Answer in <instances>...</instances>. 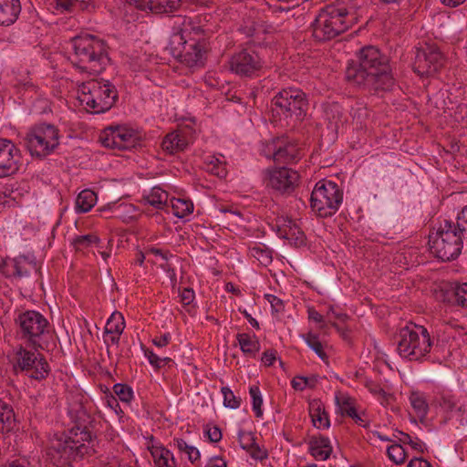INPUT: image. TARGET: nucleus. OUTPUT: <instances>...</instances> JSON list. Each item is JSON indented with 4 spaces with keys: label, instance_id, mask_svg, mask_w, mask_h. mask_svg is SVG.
Segmentation results:
<instances>
[{
    "label": "nucleus",
    "instance_id": "1",
    "mask_svg": "<svg viewBox=\"0 0 467 467\" xmlns=\"http://www.w3.org/2000/svg\"><path fill=\"white\" fill-rule=\"evenodd\" d=\"M216 26L211 14L183 16L175 22L166 49L189 67H202L211 50Z\"/></svg>",
    "mask_w": 467,
    "mask_h": 467
},
{
    "label": "nucleus",
    "instance_id": "2",
    "mask_svg": "<svg viewBox=\"0 0 467 467\" xmlns=\"http://www.w3.org/2000/svg\"><path fill=\"white\" fill-rule=\"evenodd\" d=\"M346 78L348 82L374 90H386L394 84L388 57L373 46L361 48L358 61L348 63Z\"/></svg>",
    "mask_w": 467,
    "mask_h": 467
},
{
    "label": "nucleus",
    "instance_id": "3",
    "mask_svg": "<svg viewBox=\"0 0 467 467\" xmlns=\"http://www.w3.org/2000/svg\"><path fill=\"white\" fill-rule=\"evenodd\" d=\"M14 326L21 345L36 351L46 350L53 340V329L47 318L36 310H17Z\"/></svg>",
    "mask_w": 467,
    "mask_h": 467
},
{
    "label": "nucleus",
    "instance_id": "4",
    "mask_svg": "<svg viewBox=\"0 0 467 467\" xmlns=\"http://www.w3.org/2000/svg\"><path fill=\"white\" fill-rule=\"evenodd\" d=\"M357 20L353 5L342 2L327 5L312 24L313 36L318 41L331 40L348 30Z\"/></svg>",
    "mask_w": 467,
    "mask_h": 467
},
{
    "label": "nucleus",
    "instance_id": "5",
    "mask_svg": "<svg viewBox=\"0 0 467 467\" xmlns=\"http://www.w3.org/2000/svg\"><path fill=\"white\" fill-rule=\"evenodd\" d=\"M73 65L81 71L99 74L109 65V47L105 40L90 34H81L69 41Z\"/></svg>",
    "mask_w": 467,
    "mask_h": 467
},
{
    "label": "nucleus",
    "instance_id": "6",
    "mask_svg": "<svg viewBox=\"0 0 467 467\" xmlns=\"http://www.w3.org/2000/svg\"><path fill=\"white\" fill-rule=\"evenodd\" d=\"M90 416L84 410L77 411L74 425L68 431V442L60 465L95 453V439Z\"/></svg>",
    "mask_w": 467,
    "mask_h": 467
},
{
    "label": "nucleus",
    "instance_id": "7",
    "mask_svg": "<svg viewBox=\"0 0 467 467\" xmlns=\"http://www.w3.org/2000/svg\"><path fill=\"white\" fill-rule=\"evenodd\" d=\"M308 100L299 88H287L280 90L271 102L273 117L285 121L286 126H296L306 116Z\"/></svg>",
    "mask_w": 467,
    "mask_h": 467
},
{
    "label": "nucleus",
    "instance_id": "8",
    "mask_svg": "<svg viewBox=\"0 0 467 467\" xmlns=\"http://www.w3.org/2000/svg\"><path fill=\"white\" fill-rule=\"evenodd\" d=\"M78 99L86 109L99 114L110 109L118 99V91L108 80L92 79L83 83L79 88Z\"/></svg>",
    "mask_w": 467,
    "mask_h": 467
},
{
    "label": "nucleus",
    "instance_id": "9",
    "mask_svg": "<svg viewBox=\"0 0 467 467\" xmlns=\"http://www.w3.org/2000/svg\"><path fill=\"white\" fill-rule=\"evenodd\" d=\"M431 340L426 327L410 324L400 330L397 341L399 355L410 361H418L430 353Z\"/></svg>",
    "mask_w": 467,
    "mask_h": 467
},
{
    "label": "nucleus",
    "instance_id": "10",
    "mask_svg": "<svg viewBox=\"0 0 467 467\" xmlns=\"http://www.w3.org/2000/svg\"><path fill=\"white\" fill-rule=\"evenodd\" d=\"M463 236L458 233L454 222L444 220L436 233L430 234L431 252L441 261L456 259L462 253Z\"/></svg>",
    "mask_w": 467,
    "mask_h": 467
},
{
    "label": "nucleus",
    "instance_id": "11",
    "mask_svg": "<svg viewBox=\"0 0 467 467\" xmlns=\"http://www.w3.org/2000/svg\"><path fill=\"white\" fill-rule=\"evenodd\" d=\"M343 201V191L334 182L319 181L311 193L310 207L321 218L333 216Z\"/></svg>",
    "mask_w": 467,
    "mask_h": 467
},
{
    "label": "nucleus",
    "instance_id": "12",
    "mask_svg": "<svg viewBox=\"0 0 467 467\" xmlns=\"http://www.w3.org/2000/svg\"><path fill=\"white\" fill-rule=\"evenodd\" d=\"M24 142L32 156L42 159L59 145V130L52 124H37L26 132Z\"/></svg>",
    "mask_w": 467,
    "mask_h": 467
},
{
    "label": "nucleus",
    "instance_id": "13",
    "mask_svg": "<svg viewBox=\"0 0 467 467\" xmlns=\"http://www.w3.org/2000/svg\"><path fill=\"white\" fill-rule=\"evenodd\" d=\"M21 345L16 350L14 368L16 371L24 372L28 378L41 381L50 373V366L43 354L32 351Z\"/></svg>",
    "mask_w": 467,
    "mask_h": 467
},
{
    "label": "nucleus",
    "instance_id": "14",
    "mask_svg": "<svg viewBox=\"0 0 467 467\" xmlns=\"http://www.w3.org/2000/svg\"><path fill=\"white\" fill-rule=\"evenodd\" d=\"M445 57L434 44H425L417 48L413 69L420 77L429 78L437 74L444 66Z\"/></svg>",
    "mask_w": 467,
    "mask_h": 467
},
{
    "label": "nucleus",
    "instance_id": "15",
    "mask_svg": "<svg viewBox=\"0 0 467 467\" xmlns=\"http://www.w3.org/2000/svg\"><path fill=\"white\" fill-rule=\"evenodd\" d=\"M296 171L286 168H269L265 171V182L267 187L282 193L290 194L299 183Z\"/></svg>",
    "mask_w": 467,
    "mask_h": 467
},
{
    "label": "nucleus",
    "instance_id": "16",
    "mask_svg": "<svg viewBox=\"0 0 467 467\" xmlns=\"http://www.w3.org/2000/svg\"><path fill=\"white\" fill-rule=\"evenodd\" d=\"M138 138L137 132L132 129L117 126L105 129L99 137V140L106 148L125 150L135 148Z\"/></svg>",
    "mask_w": 467,
    "mask_h": 467
},
{
    "label": "nucleus",
    "instance_id": "17",
    "mask_svg": "<svg viewBox=\"0 0 467 467\" xmlns=\"http://www.w3.org/2000/svg\"><path fill=\"white\" fill-rule=\"evenodd\" d=\"M263 67V61L258 53L250 48H244L234 53L229 60V68L240 77H254Z\"/></svg>",
    "mask_w": 467,
    "mask_h": 467
},
{
    "label": "nucleus",
    "instance_id": "18",
    "mask_svg": "<svg viewBox=\"0 0 467 467\" xmlns=\"http://www.w3.org/2000/svg\"><path fill=\"white\" fill-rule=\"evenodd\" d=\"M20 150L9 140L0 139V178L16 173L19 169Z\"/></svg>",
    "mask_w": 467,
    "mask_h": 467
},
{
    "label": "nucleus",
    "instance_id": "19",
    "mask_svg": "<svg viewBox=\"0 0 467 467\" xmlns=\"http://www.w3.org/2000/svg\"><path fill=\"white\" fill-rule=\"evenodd\" d=\"M273 229L280 238L288 240L296 247L306 244V234L298 224L288 217H278L273 224Z\"/></svg>",
    "mask_w": 467,
    "mask_h": 467
},
{
    "label": "nucleus",
    "instance_id": "20",
    "mask_svg": "<svg viewBox=\"0 0 467 467\" xmlns=\"http://www.w3.org/2000/svg\"><path fill=\"white\" fill-rule=\"evenodd\" d=\"M302 157V149L296 142L285 139L278 140L273 154V159L275 162L284 164L296 163Z\"/></svg>",
    "mask_w": 467,
    "mask_h": 467
},
{
    "label": "nucleus",
    "instance_id": "21",
    "mask_svg": "<svg viewBox=\"0 0 467 467\" xmlns=\"http://www.w3.org/2000/svg\"><path fill=\"white\" fill-rule=\"evenodd\" d=\"M13 274L16 278L29 276L32 271L40 274V265L36 257L31 254H20L12 260Z\"/></svg>",
    "mask_w": 467,
    "mask_h": 467
},
{
    "label": "nucleus",
    "instance_id": "22",
    "mask_svg": "<svg viewBox=\"0 0 467 467\" xmlns=\"http://www.w3.org/2000/svg\"><path fill=\"white\" fill-rule=\"evenodd\" d=\"M190 143V138L183 130H179L167 134L161 142V147L166 152L174 154L184 150Z\"/></svg>",
    "mask_w": 467,
    "mask_h": 467
},
{
    "label": "nucleus",
    "instance_id": "23",
    "mask_svg": "<svg viewBox=\"0 0 467 467\" xmlns=\"http://www.w3.org/2000/svg\"><path fill=\"white\" fill-rule=\"evenodd\" d=\"M324 119L327 123V128L334 132H337L338 129L347 122L342 107L336 102L324 106Z\"/></svg>",
    "mask_w": 467,
    "mask_h": 467
},
{
    "label": "nucleus",
    "instance_id": "24",
    "mask_svg": "<svg viewBox=\"0 0 467 467\" xmlns=\"http://www.w3.org/2000/svg\"><path fill=\"white\" fill-rule=\"evenodd\" d=\"M20 13V0H0V26H9L15 24Z\"/></svg>",
    "mask_w": 467,
    "mask_h": 467
},
{
    "label": "nucleus",
    "instance_id": "25",
    "mask_svg": "<svg viewBox=\"0 0 467 467\" xmlns=\"http://www.w3.org/2000/svg\"><path fill=\"white\" fill-rule=\"evenodd\" d=\"M309 453L317 461H326L332 452V446L327 437L312 436L308 442Z\"/></svg>",
    "mask_w": 467,
    "mask_h": 467
},
{
    "label": "nucleus",
    "instance_id": "26",
    "mask_svg": "<svg viewBox=\"0 0 467 467\" xmlns=\"http://www.w3.org/2000/svg\"><path fill=\"white\" fill-rule=\"evenodd\" d=\"M309 415L313 425L317 429H328L330 420L325 410L324 404L319 400H313L309 402Z\"/></svg>",
    "mask_w": 467,
    "mask_h": 467
},
{
    "label": "nucleus",
    "instance_id": "27",
    "mask_svg": "<svg viewBox=\"0 0 467 467\" xmlns=\"http://www.w3.org/2000/svg\"><path fill=\"white\" fill-rule=\"evenodd\" d=\"M436 402L441 409L447 413L455 412L456 414H465L467 409L465 404H459V400L455 395L450 392H441L436 397Z\"/></svg>",
    "mask_w": 467,
    "mask_h": 467
},
{
    "label": "nucleus",
    "instance_id": "28",
    "mask_svg": "<svg viewBox=\"0 0 467 467\" xmlns=\"http://www.w3.org/2000/svg\"><path fill=\"white\" fill-rule=\"evenodd\" d=\"M68 440V434L66 433L55 435L51 440L47 454L52 458L55 464H61Z\"/></svg>",
    "mask_w": 467,
    "mask_h": 467
},
{
    "label": "nucleus",
    "instance_id": "29",
    "mask_svg": "<svg viewBox=\"0 0 467 467\" xmlns=\"http://www.w3.org/2000/svg\"><path fill=\"white\" fill-rule=\"evenodd\" d=\"M16 426V416L11 404L0 399V430L8 432Z\"/></svg>",
    "mask_w": 467,
    "mask_h": 467
},
{
    "label": "nucleus",
    "instance_id": "30",
    "mask_svg": "<svg viewBox=\"0 0 467 467\" xmlns=\"http://www.w3.org/2000/svg\"><path fill=\"white\" fill-rule=\"evenodd\" d=\"M410 403L419 418L420 421H423L429 411V404L423 393L412 391L409 397Z\"/></svg>",
    "mask_w": 467,
    "mask_h": 467
},
{
    "label": "nucleus",
    "instance_id": "31",
    "mask_svg": "<svg viewBox=\"0 0 467 467\" xmlns=\"http://www.w3.org/2000/svg\"><path fill=\"white\" fill-rule=\"evenodd\" d=\"M168 199V192L160 187H153L150 192L144 197L147 203L160 210L167 205Z\"/></svg>",
    "mask_w": 467,
    "mask_h": 467
},
{
    "label": "nucleus",
    "instance_id": "32",
    "mask_svg": "<svg viewBox=\"0 0 467 467\" xmlns=\"http://www.w3.org/2000/svg\"><path fill=\"white\" fill-rule=\"evenodd\" d=\"M236 339L240 345L241 350L250 357H255L260 350V343L256 339H252L251 336L246 333L237 334Z\"/></svg>",
    "mask_w": 467,
    "mask_h": 467
},
{
    "label": "nucleus",
    "instance_id": "33",
    "mask_svg": "<svg viewBox=\"0 0 467 467\" xmlns=\"http://www.w3.org/2000/svg\"><path fill=\"white\" fill-rule=\"evenodd\" d=\"M97 201L96 193L91 190L80 192L76 200L77 210L80 213H87L95 205Z\"/></svg>",
    "mask_w": 467,
    "mask_h": 467
},
{
    "label": "nucleus",
    "instance_id": "34",
    "mask_svg": "<svg viewBox=\"0 0 467 467\" xmlns=\"http://www.w3.org/2000/svg\"><path fill=\"white\" fill-rule=\"evenodd\" d=\"M336 402L342 415H347L348 417L356 416L355 400L349 395L338 392L336 395Z\"/></svg>",
    "mask_w": 467,
    "mask_h": 467
},
{
    "label": "nucleus",
    "instance_id": "35",
    "mask_svg": "<svg viewBox=\"0 0 467 467\" xmlns=\"http://www.w3.org/2000/svg\"><path fill=\"white\" fill-rule=\"evenodd\" d=\"M125 328V320L120 312L111 314L105 326L104 333L122 334Z\"/></svg>",
    "mask_w": 467,
    "mask_h": 467
},
{
    "label": "nucleus",
    "instance_id": "36",
    "mask_svg": "<svg viewBox=\"0 0 467 467\" xmlns=\"http://www.w3.org/2000/svg\"><path fill=\"white\" fill-rule=\"evenodd\" d=\"M181 6V0H152V6L149 10L162 14L177 10Z\"/></svg>",
    "mask_w": 467,
    "mask_h": 467
},
{
    "label": "nucleus",
    "instance_id": "37",
    "mask_svg": "<svg viewBox=\"0 0 467 467\" xmlns=\"http://www.w3.org/2000/svg\"><path fill=\"white\" fill-rule=\"evenodd\" d=\"M171 202L173 214L178 218H184L193 211V204L191 201L173 198Z\"/></svg>",
    "mask_w": 467,
    "mask_h": 467
},
{
    "label": "nucleus",
    "instance_id": "38",
    "mask_svg": "<svg viewBox=\"0 0 467 467\" xmlns=\"http://www.w3.org/2000/svg\"><path fill=\"white\" fill-rule=\"evenodd\" d=\"M203 168L210 173L220 178H224L227 174L224 164L216 157L209 156L203 162Z\"/></svg>",
    "mask_w": 467,
    "mask_h": 467
},
{
    "label": "nucleus",
    "instance_id": "39",
    "mask_svg": "<svg viewBox=\"0 0 467 467\" xmlns=\"http://www.w3.org/2000/svg\"><path fill=\"white\" fill-rule=\"evenodd\" d=\"M174 445L180 451L187 454L188 460L192 463H195L200 460L201 453L199 450L194 446L189 445L183 439H174Z\"/></svg>",
    "mask_w": 467,
    "mask_h": 467
},
{
    "label": "nucleus",
    "instance_id": "40",
    "mask_svg": "<svg viewBox=\"0 0 467 467\" xmlns=\"http://www.w3.org/2000/svg\"><path fill=\"white\" fill-rule=\"evenodd\" d=\"M305 341L307 344V346L315 351V353L321 358L325 359L327 358V354L323 349V345L320 342L318 336L308 333L306 336H304Z\"/></svg>",
    "mask_w": 467,
    "mask_h": 467
},
{
    "label": "nucleus",
    "instance_id": "41",
    "mask_svg": "<svg viewBox=\"0 0 467 467\" xmlns=\"http://www.w3.org/2000/svg\"><path fill=\"white\" fill-rule=\"evenodd\" d=\"M99 237L96 234H85V235H78L76 236L71 244L75 247L76 250H83L89 246H91L93 244H96L99 242Z\"/></svg>",
    "mask_w": 467,
    "mask_h": 467
},
{
    "label": "nucleus",
    "instance_id": "42",
    "mask_svg": "<svg viewBox=\"0 0 467 467\" xmlns=\"http://www.w3.org/2000/svg\"><path fill=\"white\" fill-rule=\"evenodd\" d=\"M387 454L389 460L396 464L403 463L406 459V451L399 443H394L389 446L387 449Z\"/></svg>",
    "mask_w": 467,
    "mask_h": 467
},
{
    "label": "nucleus",
    "instance_id": "43",
    "mask_svg": "<svg viewBox=\"0 0 467 467\" xmlns=\"http://www.w3.org/2000/svg\"><path fill=\"white\" fill-rule=\"evenodd\" d=\"M250 252L262 265H267L272 262V251L265 246L255 245Z\"/></svg>",
    "mask_w": 467,
    "mask_h": 467
},
{
    "label": "nucleus",
    "instance_id": "44",
    "mask_svg": "<svg viewBox=\"0 0 467 467\" xmlns=\"http://www.w3.org/2000/svg\"><path fill=\"white\" fill-rule=\"evenodd\" d=\"M249 393L253 400V410L255 413L256 417H262V405H263V398L261 395V391L258 386H251L249 389Z\"/></svg>",
    "mask_w": 467,
    "mask_h": 467
},
{
    "label": "nucleus",
    "instance_id": "45",
    "mask_svg": "<svg viewBox=\"0 0 467 467\" xmlns=\"http://www.w3.org/2000/svg\"><path fill=\"white\" fill-rule=\"evenodd\" d=\"M400 437L399 438V441L403 444H409L413 450L423 453L426 450V446L424 442H422L419 438L412 439L408 433L398 431Z\"/></svg>",
    "mask_w": 467,
    "mask_h": 467
},
{
    "label": "nucleus",
    "instance_id": "46",
    "mask_svg": "<svg viewBox=\"0 0 467 467\" xmlns=\"http://www.w3.org/2000/svg\"><path fill=\"white\" fill-rule=\"evenodd\" d=\"M113 391L122 402L129 403L133 399V390L127 384L116 383Z\"/></svg>",
    "mask_w": 467,
    "mask_h": 467
},
{
    "label": "nucleus",
    "instance_id": "47",
    "mask_svg": "<svg viewBox=\"0 0 467 467\" xmlns=\"http://www.w3.org/2000/svg\"><path fill=\"white\" fill-rule=\"evenodd\" d=\"M223 395V404L231 409H238L241 405V399L236 397L228 387L222 388Z\"/></svg>",
    "mask_w": 467,
    "mask_h": 467
},
{
    "label": "nucleus",
    "instance_id": "48",
    "mask_svg": "<svg viewBox=\"0 0 467 467\" xmlns=\"http://www.w3.org/2000/svg\"><path fill=\"white\" fill-rule=\"evenodd\" d=\"M454 225L458 229V233L463 238H467V205L458 213Z\"/></svg>",
    "mask_w": 467,
    "mask_h": 467
},
{
    "label": "nucleus",
    "instance_id": "49",
    "mask_svg": "<svg viewBox=\"0 0 467 467\" xmlns=\"http://www.w3.org/2000/svg\"><path fill=\"white\" fill-rule=\"evenodd\" d=\"M238 441L241 448L246 451L255 442V437L253 432L240 431L238 432Z\"/></svg>",
    "mask_w": 467,
    "mask_h": 467
},
{
    "label": "nucleus",
    "instance_id": "50",
    "mask_svg": "<svg viewBox=\"0 0 467 467\" xmlns=\"http://www.w3.org/2000/svg\"><path fill=\"white\" fill-rule=\"evenodd\" d=\"M246 451L249 453V455L256 460V461H264L267 458L268 453L267 451L262 447H260L256 441L254 442L253 445L249 449L246 450Z\"/></svg>",
    "mask_w": 467,
    "mask_h": 467
},
{
    "label": "nucleus",
    "instance_id": "51",
    "mask_svg": "<svg viewBox=\"0 0 467 467\" xmlns=\"http://www.w3.org/2000/svg\"><path fill=\"white\" fill-rule=\"evenodd\" d=\"M454 296L458 305L467 307V283L457 286L454 291Z\"/></svg>",
    "mask_w": 467,
    "mask_h": 467
},
{
    "label": "nucleus",
    "instance_id": "52",
    "mask_svg": "<svg viewBox=\"0 0 467 467\" xmlns=\"http://www.w3.org/2000/svg\"><path fill=\"white\" fill-rule=\"evenodd\" d=\"M265 298L271 305L273 312L279 313L284 310V303L275 295L266 294Z\"/></svg>",
    "mask_w": 467,
    "mask_h": 467
},
{
    "label": "nucleus",
    "instance_id": "53",
    "mask_svg": "<svg viewBox=\"0 0 467 467\" xmlns=\"http://www.w3.org/2000/svg\"><path fill=\"white\" fill-rule=\"evenodd\" d=\"M109 209L112 210V212L114 213L116 217H120L122 212H125V213L135 212V207L132 204H128V203H119V204L114 203L109 207Z\"/></svg>",
    "mask_w": 467,
    "mask_h": 467
},
{
    "label": "nucleus",
    "instance_id": "54",
    "mask_svg": "<svg viewBox=\"0 0 467 467\" xmlns=\"http://www.w3.org/2000/svg\"><path fill=\"white\" fill-rule=\"evenodd\" d=\"M154 463L158 467H176V462L173 457V454L170 451V456L163 455L161 458L157 459Z\"/></svg>",
    "mask_w": 467,
    "mask_h": 467
},
{
    "label": "nucleus",
    "instance_id": "55",
    "mask_svg": "<svg viewBox=\"0 0 467 467\" xmlns=\"http://www.w3.org/2000/svg\"><path fill=\"white\" fill-rule=\"evenodd\" d=\"M56 9L60 12H71L77 5L75 0H55Z\"/></svg>",
    "mask_w": 467,
    "mask_h": 467
},
{
    "label": "nucleus",
    "instance_id": "56",
    "mask_svg": "<svg viewBox=\"0 0 467 467\" xmlns=\"http://www.w3.org/2000/svg\"><path fill=\"white\" fill-rule=\"evenodd\" d=\"M150 452L155 462L157 459L161 458L163 455L170 456V450L161 445H152L150 447Z\"/></svg>",
    "mask_w": 467,
    "mask_h": 467
},
{
    "label": "nucleus",
    "instance_id": "57",
    "mask_svg": "<svg viewBox=\"0 0 467 467\" xmlns=\"http://www.w3.org/2000/svg\"><path fill=\"white\" fill-rule=\"evenodd\" d=\"M206 434L212 442H218L222 439L221 430L217 426L208 427Z\"/></svg>",
    "mask_w": 467,
    "mask_h": 467
},
{
    "label": "nucleus",
    "instance_id": "58",
    "mask_svg": "<svg viewBox=\"0 0 467 467\" xmlns=\"http://www.w3.org/2000/svg\"><path fill=\"white\" fill-rule=\"evenodd\" d=\"M145 356L147 357L150 364L153 366L155 368L159 369L162 368L161 358H160L157 354H155L151 350H146Z\"/></svg>",
    "mask_w": 467,
    "mask_h": 467
},
{
    "label": "nucleus",
    "instance_id": "59",
    "mask_svg": "<svg viewBox=\"0 0 467 467\" xmlns=\"http://www.w3.org/2000/svg\"><path fill=\"white\" fill-rule=\"evenodd\" d=\"M365 386L368 389V391L374 395L385 396V394H386L385 390L377 382H374L371 380L367 381Z\"/></svg>",
    "mask_w": 467,
    "mask_h": 467
},
{
    "label": "nucleus",
    "instance_id": "60",
    "mask_svg": "<svg viewBox=\"0 0 467 467\" xmlns=\"http://www.w3.org/2000/svg\"><path fill=\"white\" fill-rule=\"evenodd\" d=\"M181 302L185 305V306H188L190 305L193 299H194V292L192 288H184L181 295Z\"/></svg>",
    "mask_w": 467,
    "mask_h": 467
},
{
    "label": "nucleus",
    "instance_id": "61",
    "mask_svg": "<svg viewBox=\"0 0 467 467\" xmlns=\"http://www.w3.org/2000/svg\"><path fill=\"white\" fill-rule=\"evenodd\" d=\"M291 385L296 390H303L308 385V379L306 377H296L292 379Z\"/></svg>",
    "mask_w": 467,
    "mask_h": 467
},
{
    "label": "nucleus",
    "instance_id": "62",
    "mask_svg": "<svg viewBox=\"0 0 467 467\" xmlns=\"http://www.w3.org/2000/svg\"><path fill=\"white\" fill-rule=\"evenodd\" d=\"M170 340H171L170 333H165V334L161 335V337H155L152 339V343L158 348H162V347L167 346L170 343Z\"/></svg>",
    "mask_w": 467,
    "mask_h": 467
},
{
    "label": "nucleus",
    "instance_id": "63",
    "mask_svg": "<svg viewBox=\"0 0 467 467\" xmlns=\"http://www.w3.org/2000/svg\"><path fill=\"white\" fill-rule=\"evenodd\" d=\"M275 350H266L263 353V356H262V362L265 365V366H271L273 365L274 361L275 360Z\"/></svg>",
    "mask_w": 467,
    "mask_h": 467
},
{
    "label": "nucleus",
    "instance_id": "64",
    "mask_svg": "<svg viewBox=\"0 0 467 467\" xmlns=\"http://www.w3.org/2000/svg\"><path fill=\"white\" fill-rule=\"evenodd\" d=\"M407 467H432L431 464L422 458H413L410 461Z\"/></svg>",
    "mask_w": 467,
    "mask_h": 467
}]
</instances>
